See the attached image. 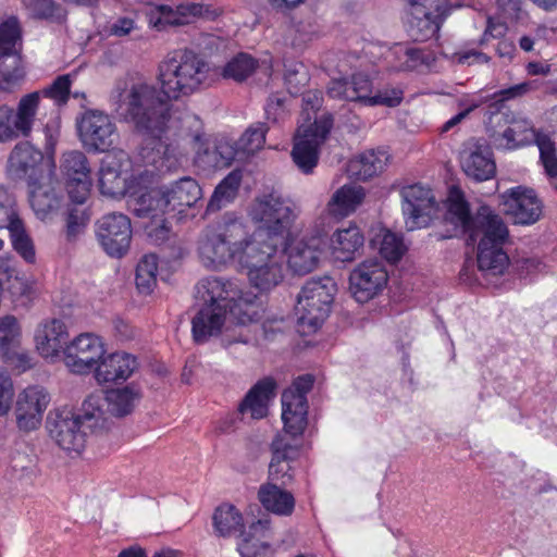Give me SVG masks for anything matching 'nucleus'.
Listing matches in <instances>:
<instances>
[{
  "label": "nucleus",
  "mask_w": 557,
  "mask_h": 557,
  "mask_svg": "<svg viewBox=\"0 0 557 557\" xmlns=\"http://www.w3.org/2000/svg\"><path fill=\"white\" fill-rule=\"evenodd\" d=\"M158 257L144 255L136 268V286L141 294H151L157 285Z\"/></svg>",
  "instance_id": "44"
},
{
  "label": "nucleus",
  "mask_w": 557,
  "mask_h": 557,
  "mask_svg": "<svg viewBox=\"0 0 557 557\" xmlns=\"http://www.w3.org/2000/svg\"><path fill=\"white\" fill-rule=\"evenodd\" d=\"M91 180L90 178H72L66 181V189L70 199L75 203L74 206H82L88 199L90 194Z\"/></svg>",
  "instance_id": "58"
},
{
  "label": "nucleus",
  "mask_w": 557,
  "mask_h": 557,
  "mask_svg": "<svg viewBox=\"0 0 557 557\" xmlns=\"http://www.w3.org/2000/svg\"><path fill=\"white\" fill-rule=\"evenodd\" d=\"M210 65L191 49H178L159 64L160 90L140 77L125 75L114 82L109 101L116 115L132 123L135 129L149 137L139 154L147 164L161 158L160 135L169 120V101L178 100L199 90L209 77Z\"/></svg>",
  "instance_id": "1"
},
{
  "label": "nucleus",
  "mask_w": 557,
  "mask_h": 557,
  "mask_svg": "<svg viewBox=\"0 0 557 557\" xmlns=\"http://www.w3.org/2000/svg\"><path fill=\"white\" fill-rule=\"evenodd\" d=\"M333 127V117L324 114L315 119L306 128L298 129L295 137L292 158L297 168L305 174H309L319 161V147L324 143Z\"/></svg>",
  "instance_id": "12"
},
{
  "label": "nucleus",
  "mask_w": 557,
  "mask_h": 557,
  "mask_svg": "<svg viewBox=\"0 0 557 557\" xmlns=\"http://www.w3.org/2000/svg\"><path fill=\"white\" fill-rule=\"evenodd\" d=\"M77 129L83 146L91 152L109 151L119 139L115 123L99 110L85 111L77 121Z\"/></svg>",
  "instance_id": "13"
},
{
  "label": "nucleus",
  "mask_w": 557,
  "mask_h": 557,
  "mask_svg": "<svg viewBox=\"0 0 557 557\" xmlns=\"http://www.w3.org/2000/svg\"><path fill=\"white\" fill-rule=\"evenodd\" d=\"M258 67V60L248 53L240 52L233 57L223 67L222 76L235 82H244Z\"/></svg>",
  "instance_id": "45"
},
{
  "label": "nucleus",
  "mask_w": 557,
  "mask_h": 557,
  "mask_svg": "<svg viewBox=\"0 0 557 557\" xmlns=\"http://www.w3.org/2000/svg\"><path fill=\"white\" fill-rule=\"evenodd\" d=\"M196 299L202 305L191 319L197 344L219 336L227 322L246 324L258 314L257 296L244 292L235 282L218 276L202 278L196 285Z\"/></svg>",
  "instance_id": "2"
},
{
  "label": "nucleus",
  "mask_w": 557,
  "mask_h": 557,
  "mask_svg": "<svg viewBox=\"0 0 557 557\" xmlns=\"http://www.w3.org/2000/svg\"><path fill=\"white\" fill-rule=\"evenodd\" d=\"M380 238L379 251L383 258L391 262L398 261L405 253L406 247L403 243L401 237L391 231H384Z\"/></svg>",
  "instance_id": "53"
},
{
  "label": "nucleus",
  "mask_w": 557,
  "mask_h": 557,
  "mask_svg": "<svg viewBox=\"0 0 557 557\" xmlns=\"http://www.w3.org/2000/svg\"><path fill=\"white\" fill-rule=\"evenodd\" d=\"M13 249L28 263H34L36 259L35 246L30 236L26 233L23 221L12 224L8 230Z\"/></svg>",
  "instance_id": "48"
},
{
  "label": "nucleus",
  "mask_w": 557,
  "mask_h": 557,
  "mask_svg": "<svg viewBox=\"0 0 557 557\" xmlns=\"http://www.w3.org/2000/svg\"><path fill=\"white\" fill-rule=\"evenodd\" d=\"M276 383L272 377L257 382L240 403V413H250L252 419H262L268 414V404L275 396Z\"/></svg>",
  "instance_id": "30"
},
{
  "label": "nucleus",
  "mask_w": 557,
  "mask_h": 557,
  "mask_svg": "<svg viewBox=\"0 0 557 557\" xmlns=\"http://www.w3.org/2000/svg\"><path fill=\"white\" fill-rule=\"evenodd\" d=\"M169 212H183V208L193 207L201 198V188L196 180L185 176L178 181L162 186Z\"/></svg>",
  "instance_id": "28"
},
{
  "label": "nucleus",
  "mask_w": 557,
  "mask_h": 557,
  "mask_svg": "<svg viewBox=\"0 0 557 557\" xmlns=\"http://www.w3.org/2000/svg\"><path fill=\"white\" fill-rule=\"evenodd\" d=\"M213 525L219 535L231 536L242 531L243 516L234 506L221 505L214 511Z\"/></svg>",
  "instance_id": "41"
},
{
  "label": "nucleus",
  "mask_w": 557,
  "mask_h": 557,
  "mask_svg": "<svg viewBox=\"0 0 557 557\" xmlns=\"http://www.w3.org/2000/svg\"><path fill=\"white\" fill-rule=\"evenodd\" d=\"M503 136L513 147L522 146L534 139V129L530 121L516 119L504 131Z\"/></svg>",
  "instance_id": "50"
},
{
  "label": "nucleus",
  "mask_w": 557,
  "mask_h": 557,
  "mask_svg": "<svg viewBox=\"0 0 557 557\" xmlns=\"http://www.w3.org/2000/svg\"><path fill=\"white\" fill-rule=\"evenodd\" d=\"M135 21L131 17H119L109 26V34L116 37H123L131 34L135 29Z\"/></svg>",
  "instance_id": "64"
},
{
  "label": "nucleus",
  "mask_w": 557,
  "mask_h": 557,
  "mask_svg": "<svg viewBox=\"0 0 557 557\" xmlns=\"http://www.w3.org/2000/svg\"><path fill=\"white\" fill-rule=\"evenodd\" d=\"M366 196L364 189L355 184L339 187L330 198L326 210L334 218H346L361 205Z\"/></svg>",
  "instance_id": "35"
},
{
  "label": "nucleus",
  "mask_w": 557,
  "mask_h": 557,
  "mask_svg": "<svg viewBox=\"0 0 557 557\" xmlns=\"http://www.w3.org/2000/svg\"><path fill=\"white\" fill-rule=\"evenodd\" d=\"M180 136L194 151L205 146V132L201 120L195 114H186L181 120Z\"/></svg>",
  "instance_id": "49"
},
{
  "label": "nucleus",
  "mask_w": 557,
  "mask_h": 557,
  "mask_svg": "<svg viewBox=\"0 0 557 557\" xmlns=\"http://www.w3.org/2000/svg\"><path fill=\"white\" fill-rule=\"evenodd\" d=\"M21 329L13 315L0 318V357L10 359L20 345Z\"/></svg>",
  "instance_id": "42"
},
{
  "label": "nucleus",
  "mask_w": 557,
  "mask_h": 557,
  "mask_svg": "<svg viewBox=\"0 0 557 557\" xmlns=\"http://www.w3.org/2000/svg\"><path fill=\"white\" fill-rule=\"evenodd\" d=\"M21 27L11 16L0 25V89L11 91L25 77L21 57Z\"/></svg>",
  "instance_id": "10"
},
{
  "label": "nucleus",
  "mask_w": 557,
  "mask_h": 557,
  "mask_svg": "<svg viewBox=\"0 0 557 557\" xmlns=\"http://www.w3.org/2000/svg\"><path fill=\"white\" fill-rule=\"evenodd\" d=\"M258 498L268 511L278 516H289L295 508L293 494L282 488L280 484L272 482L264 483L259 487Z\"/></svg>",
  "instance_id": "36"
},
{
  "label": "nucleus",
  "mask_w": 557,
  "mask_h": 557,
  "mask_svg": "<svg viewBox=\"0 0 557 557\" xmlns=\"http://www.w3.org/2000/svg\"><path fill=\"white\" fill-rule=\"evenodd\" d=\"M537 88L535 81L523 82L511 86L509 88L503 89L499 91V95L503 100H510L515 98H520Z\"/></svg>",
  "instance_id": "63"
},
{
  "label": "nucleus",
  "mask_w": 557,
  "mask_h": 557,
  "mask_svg": "<svg viewBox=\"0 0 557 557\" xmlns=\"http://www.w3.org/2000/svg\"><path fill=\"white\" fill-rule=\"evenodd\" d=\"M540 149V158L545 169V172L550 177L557 176V157L555 153L554 143L548 138H541L537 140Z\"/></svg>",
  "instance_id": "57"
},
{
  "label": "nucleus",
  "mask_w": 557,
  "mask_h": 557,
  "mask_svg": "<svg viewBox=\"0 0 557 557\" xmlns=\"http://www.w3.org/2000/svg\"><path fill=\"white\" fill-rule=\"evenodd\" d=\"M251 237L243 220L233 214H224L220 220L208 224L198 238V258L209 270H222L239 259Z\"/></svg>",
  "instance_id": "4"
},
{
  "label": "nucleus",
  "mask_w": 557,
  "mask_h": 557,
  "mask_svg": "<svg viewBox=\"0 0 557 557\" xmlns=\"http://www.w3.org/2000/svg\"><path fill=\"white\" fill-rule=\"evenodd\" d=\"M269 521H253L239 533L238 552L242 557H264L270 548Z\"/></svg>",
  "instance_id": "32"
},
{
  "label": "nucleus",
  "mask_w": 557,
  "mask_h": 557,
  "mask_svg": "<svg viewBox=\"0 0 557 557\" xmlns=\"http://www.w3.org/2000/svg\"><path fill=\"white\" fill-rule=\"evenodd\" d=\"M323 245L324 240L321 236L293 240L283 248H286L288 267L299 275L313 271L320 261Z\"/></svg>",
  "instance_id": "26"
},
{
  "label": "nucleus",
  "mask_w": 557,
  "mask_h": 557,
  "mask_svg": "<svg viewBox=\"0 0 557 557\" xmlns=\"http://www.w3.org/2000/svg\"><path fill=\"white\" fill-rule=\"evenodd\" d=\"M61 169L66 181L72 178H90L87 157L78 150L65 152L62 157Z\"/></svg>",
  "instance_id": "47"
},
{
  "label": "nucleus",
  "mask_w": 557,
  "mask_h": 557,
  "mask_svg": "<svg viewBox=\"0 0 557 557\" xmlns=\"http://www.w3.org/2000/svg\"><path fill=\"white\" fill-rule=\"evenodd\" d=\"M335 290L336 284L329 276L306 282L295 307L299 326L317 331L331 311Z\"/></svg>",
  "instance_id": "8"
},
{
  "label": "nucleus",
  "mask_w": 557,
  "mask_h": 557,
  "mask_svg": "<svg viewBox=\"0 0 557 557\" xmlns=\"http://www.w3.org/2000/svg\"><path fill=\"white\" fill-rule=\"evenodd\" d=\"M265 115L267 120L272 121L273 123L283 121L287 115L285 98L276 95L269 97L265 106Z\"/></svg>",
  "instance_id": "59"
},
{
  "label": "nucleus",
  "mask_w": 557,
  "mask_h": 557,
  "mask_svg": "<svg viewBox=\"0 0 557 557\" xmlns=\"http://www.w3.org/2000/svg\"><path fill=\"white\" fill-rule=\"evenodd\" d=\"M129 207L138 218H157L169 212L162 187L150 189L138 196L131 193Z\"/></svg>",
  "instance_id": "38"
},
{
  "label": "nucleus",
  "mask_w": 557,
  "mask_h": 557,
  "mask_svg": "<svg viewBox=\"0 0 557 557\" xmlns=\"http://www.w3.org/2000/svg\"><path fill=\"white\" fill-rule=\"evenodd\" d=\"M388 273L384 263L368 259L359 263L349 275V288L358 302H367L386 287Z\"/></svg>",
  "instance_id": "17"
},
{
  "label": "nucleus",
  "mask_w": 557,
  "mask_h": 557,
  "mask_svg": "<svg viewBox=\"0 0 557 557\" xmlns=\"http://www.w3.org/2000/svg\"><path fill=\"white\" fill-rule=\"evenodd\" d=\"M264 235L251 237L248 247L239 259V265L247 271L250 284L267 292L277 286L284 278L283 255L286 243L264 240Z\"/></svg>",
  "instance_id": "5"
},
{
  "label": "nucleus",
  "mask_w": 557,
  "mask_h": 557,
  "mask_svg": "<svg viewBox=\"0 0 557 557\" xmlns=\"http://www.w3.org/2000/svg\"><path fill=\"white\" fill-rule=\"evenodd\" d=\"M157 9L160 17L156 22V26L163 24L178 26L190 23L195 17L213 20L216 16L215 11L209 5L196 2L181 4L175 10L165 4L159 5Z\"/></svg>",
  "instance_id": "31"
},
{
  "label": "nucleus",
  "mask_w": 557,
  "mask_h": 557,
  "mask_svg": "<svg viewBox=\"0 0 557 557\" xmlns=\"http://www.w3.org/2000/svg\"><path fill=\"white\" fill-rule=\"evenodd\" d=\"M127 177L114 165L102 163L99 171V189L104 196L111 198L122 197L131 194V188L126 184Z\"/></svg>",
  "instance_id": "39"
},
{
  "label": "nucleus",
  "mask_w": 557,
  "mask_h": 557,
  "mask_svg": "<svg viewBox=\"0 0 557 557\" xmlns=\"http://www.w3.org/2000/svg\"><path fill=\"white\" fill-rule=\"evenodd\" d=\"M284 81L290 95L297 96L309 82L306 66L300 62L285 63Z\"/></svg>",
  "instance_id": "51"
},
{
  "label": "nucleus",
  "mask_w": 557,
  "mask_h": 557,
  "mask_svg": "<svg viewBox=\"0 0 557 557\" xmlns=\"http://www.w3.org/2000/svg\"><path fill=\"white\" fill-rule=\"evenodd\" d=\"M242 182V172L239 170L232 171L215 188L211 196L207 210L214 212L223 206L231 202L237 195Z\"/></svg>",
  "instance_id": "40"
},
{
  "label": "nucleus",
  "mask_w": 557,
  "mask_h": 557,
  "mask_svg": "<svg viewBox=\"0 0 557 557\" xmlns=\"http://www.w3.org/2000/svg\"><path fill=\"white\" fill-rule=\"evenodd\" d=\"M137 360L126 352H114L96 367L95 376L100 383L125 381L137 369Z\"/></svg>",
  "instance_id": "29"
},
{
  "label": "nucleus",
  "mask_w": 557,
  "mask_h": 557,
  "mask_svg": "<svg viewBox=\"0 0 557 557\" xmlns=\"http://www.w3.org/2000/svg\"><path fill=\"white\" fill-rule=\"evenodd\" d=\"M313 383V375H300L282 394L284 430L292 436L301 435L307 426L308 403L306 395L312 388Z\"/></svg>",
  "instance_id": "14"
},
{
  "label": "nucleus",
  "mask_w": 557,
  "mask_h": 557,
  "mask_svg": "<svg viewBox=\"0 0 557 557\" xmlns=\"http://www.w3.org/2000/svg\"><path fill=\"white\" fill-rule=\"evenodd\" d=\"M253 221L261 225L250 237L264 235L263 242L286 243L295 214L292 202L282 196L271 193L258 198L251 209Z\"/></svg>",
  "instance_id": "7"
},
{
  "label": "nucleus",
  "mask_w": 557,
  "mask_h": 557,
  "mask_svg": "<svg viewBox=\"0 0 557 557\" xmlns=\"http://www.w3.org/2000/svg\"><path fill=\"white\" fill-rule=\"evenodd\" d=\"M50 403V396L40 386H29L18 394L15 405V418L20 430L29 432L36 430Z\"/></svg>",
  "instance_id": "22"
},
{
  "label": "nucleus",
  "mask_w": 557,
  "mask_h": 557,
  "mask_svg": "<svg viewBox=\"0 0 557 557\" xmlns=\"http://www.w3.org/2000/svg\"><path fill=\"white\" fill-rule=\"evenodd\" d=\"M349 91L346 94L348 101H359L370 106L372 95V82L363 73L354 74L348 81Z\"/></svg>",
  "instance_id": "54"
},
{
  "label": "nucleus",
  "mask_w": 557,
  "mask_h": 557,
  "mask_svg": "<svg viewBox=\"0 0 557 557\" xmlns=\"http://www.w3.org/2000/svg\"><path fill=\"white\" fill-rule=\"evenodd\" d=\"M71 81L69 75L59 76L49 87L38 91L40 97L53 99L58 104H63L69 100Z\"/></svg>",
  "instance_id": "56"
},
{
  "label": "nucleus",
  "mask_w": 557,
  "mask_h": 557,
  "mask_svg": "<svg viewBox=\"0 0 557 557\" xmlns=\"http://www.w3.org/2000/svg\"><path fill=\"white\" fill-rule=\"evenodd\" d=\"M388 161L389 154L385 150H368L348 162L347 172L350 177L368 181L381 174Z\"/></svg>",
  "instance_id": "33"
},
{
  "label": "nucleus",
  "mask_w": 557,
  "mask_h": 557,
  "mask_svg": "<svg viewBox=\"0 0 557 557\" xmlns=\"http://www.w3.org/2000/svg\"><path fill=\"white\" fill-rule=\"evenodd\" d=\"M27 188L29 205L38 219L46 220L61 208L62 189L51 173L27 184Z\"/></svg>",
  "instance_id": "24"
},
{
  "label": "nucleus",
  "mask_w": 557,
  "mask_h": 557,
  "mask_svg": "<svg viewBox=\"0 0 557 557\" xmlns=\"http://www.w3.org/2000/svg\"><path fill=\"white\" fill-rule=\"evenodd\" d=\"M132 234L131 220L123 213H107L96 222L98 243L110 257L122 258L126 255Z\"/></svg>",
  "instance_id": "15"
},
{
  "label": "nucleus",
  "mask_w": 557,
  "mask_h": 557,
  "mask_svg": "<svg viewBox=\"0 0 557 557\" xmlns=\"http://www.w3.org/2000/svg\"><path fill=\"white\" fill-rule=\"evenodd\" d=\"M195 161L203 169L223 170L232 165L237 156L235 144L228 139H220L212 149H197Z\"/></svg>",
  "instance_id": "34"
},
{
  "label": "nucleus",
  "mask_w": 557,
  "mask_h": 557,
  "mask_svg": "<svg viewBox=\"0 0 557 557\" xmlns=\"http://www.w3.org/2000/svg\"><path fill=\"white\" fill-rule=\"evenodd\" d=\"M503 210L516 224H533L542 214V203L532 189L513 187L503 194Z\"/></svg>",
  "instance_id": "23"
},
{
  "label": "nucleus",
  "mask_w": 557,
  "mask_h": 557,
  "mask_svg": "<svg viewBox=\"0 0 557 557\" xmlns=\"http://www.w3.org/2000/svg\"><path fill=\"white\" fill-rule=\"evenodd\" d=\"M491 148L480 140L471 139L460 153L461 169L468 177L478 182L492 178L496 172V164Z\"/></svg>",
  "instance_id": "25"
},
{
  "label": "nucleus",
  "mask_w": 557,
  "mask_h": 557,
  "mask_svg": "<svg viewBox=\"0 0 557 557\" xmlns=\"http://www.w3.org/2000/svg\"><path fill=\"white\" fill-rule=\"evenodd\" d=\"M140 398V391L134 386L111 389L104 396L90 395L84 401L83 417L92 428L109 431L114 424L112 418L131 414Z\"/></svg>",
  "instance_id": "6"
},
{
  "label": "nucleus",
  "mask_w": 557,
  "mask_h": 557,
  "mask_svg": "<svg viewBox=\"0 0 557 557\" xmlns=\"http://www.w3.org/2000/svg\"><path fill=\"white\" fill-rule=\"evenodd\" d=\"M449 11L447 0H421L414 3L409 22L410 36L416 41L433 38Z\"/></svg>",
  "instance_id": "18"
},
{
  "label": "nucleus",
  "mask_w": 557,
  "mask_h": 557,
  "mask_svg": "<svg viewBox=\"0 0 557 557\" xmlns=\"http://www.w3.org/2000/svg\"><path fill=\"white\" fill-rule=\"evenodd\" d=\"M507 30L508 27L505 22L488 16L486 20V27L484 34L480 39V45H484L490 38L499 39L505 37Z\"/></svg>",
  "instance_id": "61"
},
{
  "label": "nucleus",
  "mask_w": 557,
  "mask_h": 557,
  "mask_svg": "<svg viewBox=\"0 0 557 557\" xmlns=\"http://www.w3.org/2000/svg\"><path fill=\"white\" fill-rule=\"evenodd\" d=\"M445 219L468 235V245L474 246L478 242V267L485 276L504 273L509 264V258L503 246L508 239L509 232L498 214L488 206H481L475 214L471 215L461 193L451 190Z\"/></svg>",
  "instance_id": "3"
},
{
  "label": "nucleus",
  "mask_w": 557,
  "mask_h": 557,
  "mask_svg": "<svg viewBox=\"0 0 557 557\" xmlns=\"http://www.w3.org/2000/svg\"><path fill=\"white\" fill-rule=\"evenodd\" d=\"M401 211L408 231L426 227L435 211L432 190L419 183L400 188Z\"/></svg>",
  "instance_id": "16"
},
{
  "label": "nucleus",
  "mask_w": 557,
  "mask_h": 557,
  "mask_svg": "<svg viewBox=\"0 0 557 557\" xmlns=\"http://www.w3.org/2000/svg\"><path fill=\"white\" fill-rule=\"evenodd\" d=\"M40 102L39 92H29L18 100L16 109L0 107V144L30 136Z\"/></svg>",
  "instance_id": "11"
},
{
  "label": "nucleus",
  "mask_w": 557,
  "mask_h": 557,
  "mask_svg": "<svg viewBox=\"0 0 557 557\" xmlns=\"http://www.w3.org/2000/svg\"><path fill=\"white\" fill-rule=\"evenodd\" d=\"M22 219L18 215L16 200L13 194L0 185V230L12 227Z\"/></svg>",
  "instance_id": "52"
},
{
  "label": "nucleus",
  "mask_w": 557,
  "mask_h": 557,
  "mask_svg": "<svg viewBox=\"0 0 557 557\" xmlns=\"http://www.w3.org/2000/svg\"><path fill=\"white\" fill-rule=\"evenodd\" d=\"M35 343L39 354L45 358L59 357L69 344L66 325L59 319L41 321L35 331Z\"/></svg>",
  "instance_id": "27"
},
{
  "label": "nucleus",
  "mask_w": 557,
  "mask_h": 557,
  "mask_svg": "<svg viewBox=\"0 0 557 557\" xmlns=\"http://www.w3.org/2000/svg\"><path fill=\"white\" fill-rule=\"evenodd\" d=\"M7 171L12 180H26L27 184L51 173L45 170L42 152L28 141L14 146L8 158Z\"/></svg>",
  "instance_id": "20"
},
{
  "label": "nucleus",
  "mask_w": 557,
  "mask_h": 557,
  "mask_svg": "<svg viewBox=\"0 0 557 557\" xmlns=\"http://www.w3.org/2000/svg\"><path fill=\"white\" fill-rule=\"evenodd\" d=\"M84 416V404L78 413L71 409H55L48 413L46 429L54 443L66 451L79 453L85 446L86 432H102L92 428Z\"/></svg>",
  "instance_id": "9"
},
{
  "label": "nucleus",
  "mask_w": 557,
  "mask_h": 557,
  "mask_svg": "<svg viewBox=\"0 0 557 557\" xmlns=\"http://www.w3.org/2000/svg\"><path fill=\"white\" fill-rule=\"evenodd\" d=\"M65 366L77 374L89 373L104 355L100 337L91 333L78 335L64 349Z\"/></svg>",
  "instance_id": "19"
},
{
  "label": "nucleus",
  "mask_w": 557,
  "mask_h": 557,
  "mask_svg": "<svg viewBox=\"0 0 557 557\" xmlns=\"http://www.w3.org/2000/svg\"><path fill=\"white\" fill-rule=\"evenodd\" d=\"M268 129V126L261 122L250 125L239 139L234 143L237 152L242 151L250 154L259 151L264 146Z\"/></svg>",
  "instance_id": "46"
},
{
  "label": "nucleus",
  "mask_w": 557,
  "mask_h": 557,
  "mask_svg": "<svg viewBox=\"0 0 557 557\" xmlns=\"http://www.w3.org/2000/svg\"><path fill=\"white\" fill-rule=\"evenodd\" d=\"M294 437L286 432L278 433L273 438L270 446L272 458L269 465V482L285 486L293 481L290 462L299 455V447L293 443Z\"/></svg>",
  "instance_id": "21"
},
{
  "label": "nucleus",
  "mask_w": 557,
  "mask_h": 557,
  "mask_svg": "<svg viewBox=\"0 0 557 557\" xmlns=\"http://www.w3.org/2000/svg\"><path fill=\"white\" fill-rule=\"evenodd\" d=\"M401 100L403 91L397 88H392L374 95L370 99V106L384 104L387 107H396Z\"/></svg>",
  "instance_id": "62"
},
{
  "label": "nucleus",
  "mask_w": 557,
  "mask_h": 557,
  "mask_svg": "<svg viewBox=\"0 0 557 557\" xmlns=\"http://www.w3.org/2000/svg\"><path fill=\"white\" fill-rule=\"evenodd\" d=\"M29 15L37 20L62 23L66 18L65 9L53 0H22Z\"/></svg>",
  "instance_id": "43"
},
{
  "label": "nucleus",
  "mask_w": 557,
  "mask_h": 557,
  "mask_svg": "<svg viewBox=\"0 0 557 557\" xmlns=\"http://www.w3.org/2000/svg\"><path fill=\"white\" fill-rule=\"evenodd\" d=\"M13 395L14 391L11 377L4 372H0V414L8 412Z\"/></svg>",
  "instance_id": "60"
},
{
  "label": "nucleus",
  "mask_w": 557,
  "mask_h": 557,
  "mask_svg": "<svg viewBox=\"0 0 557 557\" xmlns=\"http://www.w3.org/2000/svg\"><path fill=\"white\" fill-rule=\"evenodd\" d=\"M362 245L363 235L356 225L338 230L331 238L332 256L341 262L351 261Z\"/></svg>",
  "instance_id": "37"
},
{
  "label": "nucleus",
  "mask_w": 557,
  "mask_h": 557,
  "mask_svg": "<svg viewBox=\"0 0 557 557\" xmlns=\"http://www.w3.org/2000/svg\"><path fill=\"white\" fill-rule=\"evenodd\" d=\"M89 213L86 208L72 206L67 209L65 235L67 240H75L81 235L88 221Z\"/></svg>",
  "instance_id": "55"
}]
</instances>
